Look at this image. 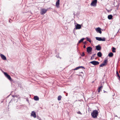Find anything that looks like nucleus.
Masks as SVG:
<instances>
[{
    "mask_svg": "<svg viewBox=\"0 0 120 120\" xmlns=\"http://www.w3.org/2000/svg\"><path fill=\"white\" fill-rule=\"evenodd\" d=\"M98 112V111L96 110H94L91 113V115L94 118H96L97 117Z\"/></svg>",
    "mask_w": 120,
    "mask_h": 120,
    "instance_id": "f257e3e1",
    "label": "nucleus"
},
{
    "mask_svg": "<svg viewBox=\"0 0 120 120\" xmlns=\"http://www.w3.org/2000/svg\"><path fill=\"white\" fill-rule=\"evenodd\" d=\"M87 52L88 54H91V51L92 50V48L90 46L88 47L87 48Z\"/></svg>",
    "mask_w": 120,
    "mask_h": 120,
    "instance_id": "f03ea898",
    "label": "nucleus"
},
{
    "mask_svg": "<svg viewBox=\"0 0 120 120\" xmlns=\"http://www.w3.org/2000/svg\"><path fill=\"white\" fill-rule=\"evenodd\" d=\"M97 0H93L91 4L90 5L91 6L95 7L97 5Z\"/></svg>",
    "mask_w": 120,
    "mask_h": 120,
    "instance_id": "7ed1b4c3",
    "label": "nucleus"
},
{
    "mask_svg": "<svg viewBox=\"0 0 120 120\" xmlns=\"http://www.w3.org/2000/svg\"><path fill=\"white\" fill-rule=\"evenodd\" d=\"M96 40L99 41H104L105 40V38H102L101 37H96Z\"/></svg>",
    "mask_w": 120,
    "mask_h": 120,
    "instance_id": "20e7f679",
    "label": "nucleus"
},
{
    "mask_svg": "<svg viewBox=\"0 0 120 120\" xmlns=\"http://www.w3.org/2000/svg\"><path fill=\"white\" fill-rule=\"evenodd\" d=\"M90 63L95 65H98L99 64V62L97 61L94 60L90 62Z\"/></svg>",
    "mask_w": 120,
    "mask_h": 120,
    "instance_id": "39448f33",
    "label": "nucleus"
},
{
    "mask_svg": "<svg viewBox=\"0 0 120 120\" xmlns=\"http://www.w3.org/2000/svg\"><path fill=\"white\" fill-rule=\"evenodd\" d=\"M6 77L9 80H11V79L10 75H9L7 73L4 72V73Z\"/></svg>",
    "mask_w": 120,
    "mask_h": 120,
    "instance_id": "423d86ee",
    "label": "nucleus"
},
{
    "mask_svg": "<svg viewBox=\"0 0 120 120\" xmlns=\"http://www.w3.org/2000/svg\"><path fill=\"white\" fill-rule=\"evenodd\" d=\"M47 11V10L43 9L41 10V15H44L45 14Z\"/></svg>",
    "mask_w": 120,
    "mask_h": 120,
    "instance_id": "0eeeda50",
    "label": "nucleus"
},
{
    "mask_svg": "<svg viewBox=\"0 0 120 120\" xmlns=\"http://www.w3.org/2000/svg\"><path fill=\"white\" fill-rule=\"evenodd\" d=\"M81 28V26L80 25L77 24L76 26V27L74 29H80Z\"/></svg>",
    "mask_w": 120,
    "mask_h": 120,
    "instance_id": "6e6552de",
    "label": "nucleus"
},
{
    "mask_svg": "<svg viewBox=\"0 0 120 120\" xmlns=\"http://www.w3.org/2000/svg\"><path fill=\"white\" fill-rule=\"evenodd\" d=\"M96 31L97 32L99 33L100 34L102 32L101 30V29L99 27H98L96 29Z\"/></svg>",
    "mask_w": 120,
    "mask_h": 120,
    "instance_id": "1a4fd4ad",
    "label": "nucleus"
},
{
    "mask_svg": "<svg viewBox=\"0 0 120 120\" xmlns=\"http://www.w3.org/2000/svg\"><path fill=\"white\" fill-rule=\"evenodd\" d=\"M31 116H32L34 118H35L36 117V115L35 112L34 111H32L31 112Z\"/></svg>",
    "mask_w": 120,
    "mask_h": 120,
    "instance_id": "9d476101",
    "label": "nucleus"
},
{
    "mask_svg": "<svg viewBox=\"0 0 120 120\" xmlns=\"http://www.w3.org/2000/svg\"><path fill=\"white\" fill-rule=\"evenodd\" d=\"M96 49L98 50H100L101 49V47L99 45H98L96 47Z\"/></svg>",
    "mask_w": 120,
    "mask_h": 120,
    "instance_id": "9b49d317",
    "label": "nucleus"
},
{
    "mask_svg": "<svg viewBox=\"0 0 120 120\" xmlns=\"http://www.w3.org/2000/svg\"><path fill=\"white\" fill-rule=\"evenodd\" d=\"M0 55L2 59L3 60H6V57L4 55L1 54Z\"/></svg>",
    "mask_w": 120,
    "mask_h": 120,
    "instance_id": "f8f14e48",
    "label": "nucleus"
},
{
    "mask_svg": "<svg viewBox=\"0 0 120 120\" xmlns=\"http://www.w3.org/2000/svg\"><path fill=\"white\" fill-rule=\"evenodd\" d=\"M60 0H57V1L56 2V7H58L59 5L60 4Z\"/></svg>",
    "mask_w": 120,
    "mask_h": 120,
    "instance_id": "ddd939ff",
    "label": "nucleus"
},
{
    "mask_svg": "<svg viewBox=\"0 0 120 120\" xmlns=\"http://www.w3.org/2000/svg\"><path fill=\"white\" fill-rule=\"evenodd\" d=\"M80 68H82L85 69V68L84 67H83L82 66H79V67H77L76 68H75L74 69V70H78Z\"/></svg>",
    "mask_w": 120,
    "mask_h": 120,
    "instance_id": "4468645a",
    "label": "nucleus"
},
{
    "mask_svg": "<svg viewBox=\"0 0 120 120\" xmlns=\"http://www.w3.org/2000/svg\"><path fill=\"white\" fill-rule=\"evenodd\" d=\"M34 99L35 101H38L39 100V98L37 96H35L34 97Z\"/></svg>",
    "mask_w": 120,
    "mask_h": 120,
    "instance_id": "2eb2a0df",
    "label": "nucleus"
},
{
    "mask_svg": "<svg viewBox=\"0 0 120 120\" xmlns=\"http://www.w3.org/2000/svg\"><path fill=\"white\" fill-rule=\"evenodd\" d=\"M97 55L98 56L101 57L102 56V54L101 52H99L97 53Z\"/></svg>",
    "mask_w": 120,
    "mask_h": 120,
    "instance_id": "dca6fc26",
    "label": "nucleus"
},
{
    "mask_svg": "<svg viewBox=\"0 0 120 120\" xmlns=\"http://www.w3.org/2000/svg\"><path fill=\"white\" fill-rule=\"evenodd\" d=\"M108 17L109 19H111L112 18V16L111 15H108Z\"/></svg>",
    "mask_w": 120,
    "mask_h": 120,
    "instance_id": "f3484780",
    "label": "nucleus"
},
{
    "mask_svg": "<svg viewBox=\"0 0 120 120\" xmlns=\"http://www.w3.org/2000/svg\"><path fill=\"white\" fill-rule=\"evenodd\" d=\"M113 55V54L112 52H110L108 54V56L110 57H112Z\"/></svg>",
    "mask_w": 120,
    "mask_h": 120,
    "instance_id": "a211bd4d",
    "label": "nucleus"
},
{
    "mask_svg": "<svg viewBox=\"0 0 120 120\" xmlns=\"http://www.w3.org/2000/svg\"><path fill=\"white\" fill-rule=\"evenodd\" d=\"M108 62L107 60V59L105 60L102 63L103 64H105V65H106L107 64V62Z\"/></svg>",
    "mask_w": 120,
    "mask_h": 120,
    "instance_id": "6ab92c4d",
    "label": "nucleus"
},
{
    "mask_svg": "<svg viewBox=\"0 0 120 120\" xmlns=\"http://www.w3.org/2000/svg\"><path fill=\"white\" fill-rule=\"evenodd\" d=\"M85 39V38H83L81 39L79 41V42H78V44L79 43H81V42L83 41L84 39Z\"/></svg>",
    "mask_w": 120,
    "mask_h": 120,
    "instance_id": "aec40b11",
    "label": "nucleus"
},
{
    "mask_svg": "<svg viewBox=\"0 0 120 120\" xmlns=\"http://www.w3.org/2000/svg\"><path fill=\"white\" fill-rule=\"evenodd\" d=\"M102 88V86H101L98 88V92H99L100 91V90H101V89Z\"/></svg>",
    "mask_w": 120,
    "mask_h": 120,
    "instance_id": "412c9836",
    "label": "nucleus"
},
{
    "mask_svg": "<svg viewBox=\"0 0 120 120\" xmlns=\"http://www.w3.org/2000/svg\"><path fill=\"white\" fill-rule=\"evenodd\" d=\"M105 64H103V63L100 65V67H103L106 66Z\"/></svg>",
    "mask_w": 120,
    "mask_h": 120,
    "instance_id": "4be33fe9",
    "label": "nucleus"
},
{
    "mask_svg": "<svg viewBox=\"0 0 120 120\" xmlns=\"http://www.w3.org/2000/svg\"><path fill=\"white\" fill-rule=\"evenodd\" d=\"M116 48L114 47H113L112 48V51L113 52H116Z\"/></svg>",
    "mask_w": 120,
    "mask_h": 120,
    "instance_id": "5701e85b",
    "label": "nucleus"
},
{
    "mask_svg": "<svg viewBox=\"0 0 120 120\" xmlns=\"http://www.w3.org/2000/svg\"><path fill=\"white\" fill-rule=\"evenodd\" d=\"M61 98L62 96L61 95H59L58 97V100L59 101H60L61 100Z\"/></svg>",
    "mask_w": 120,
    "mask_h": 120,
    "instance_id": "b1692460",
    "label": "nucleus"
},
{
    "mask_svg": "<svg viewBox=\"0 0 120 120\" xmlns=\"http://www.w3.org/2000/svg\"><path fill=\"white\" fill-rule=\"evenodd\" d=\"M96 55V54L93 55L91 57V59L92 60H93L95 56Z\"/></svg>",
    "mask_w": 120,
    "mask_h": 120,
    "instance_id": "393cba45",
    "label": "nucleus"
},
{
    "mask_svg": "<svg viewBox=\"0 0 120 120\" xmlns=\"http://www.w3.org/2000/svg\"><path fill=\"white\" fill-rule=\"evenodd\" d=\"M86 40H87L89 42L91 43V41L90 39L89 38H88V37L86 38Z\"/></svg>",
    "mask_w": 120,
    "mask_h": 120,
    "instance_id": "a878e982",
    "label": "nucleus"
},
{
    "mask_svg": "<svg viewBox=\"0 0 120 120\" xmlns=\"http://www.w3.org/2000/svg\"><path fill=\"white\" fill-rule=\"evenodd\" d=\"M116 75H117V77L119 76V73L117 71H116Z\"/></svg>",
    "mask_w": 120,
    "mask_h": 120,
    "instance_id": "bb28decb",
    "label": "nucleus"
},
{
    "mask_svg": "<svg viewBox=\"0 0 120 120\" xmlns=\"http://www.w3.org/2000/svg\"><path fill=\"white\" fill-rule=\"evenodd\" d=\"M85 55V53L84 52H83L82 53V54L81 55V56H84Z\"/></svg>",
    "mask_w": 120,
    "mask_h": 120,
    "instance_id": "cd10ccee",
    "label": "nucleus"
},
{
    "mask_svg": "<svg viewBox=\"0 0 120 120\" xmlns=\"http://www.w3.org/2000/svg\"><path fill=\"white\" fill-rule=\"evenodd\" d=\"M77 113L78 114H79L80 115H82V113L80 111H79L77 112Z\"/></svg>",
    "mask_w": 120,
    "mask_h": 120,
    "instance_id": "c85d7f7f",
    "label": "nucleus"
},
{
    "mask_svg": "<svg viewBox=\"0 0 120 120\" xmlns=\"http://www.w3.org/2000/svg\"><path fill=\"white\" fill-rule=\"evenodd\" d=\"M15 97L16 98H19V95L18 94L15 95Z\"/></svg>",
    "mask_w": 120,
    "mask_h": 120,
    "instance_id": "c756f323",
    "label": "nucleus"
},
{
    "mask_svg": "<svg viewBox=\"0 0 120 120\" xmlns=\"http://www.w3.org/2000/svg\"><path fill=\"white\" fill-rule=\"evenodd\" d=\"M56 56L58 58H60V59H61L60 58V57H59V55H56Z\"/></svg>",
    "mask_w": 120,
    "mask_h": 120,
    "instance_id": "7c9ffc66",
    "label": "nucleus"
},
{
    "mask_svg": "<svg viewBox=\"0 0 120 120\" xmlns=\"http://www.w3.org/2000/svg\"><path fill=\"white\" fill-rule=\"evenodd\" d=\"M118 78V79L120 81V76H118L117 77Z\"/></svg>",
    "mask_w": 120,
    "mask_h": 120,
    "instance_id": "2f4dec72",
    "label": "nucleus"
},
{
    "mask_svg": "<svg viewBox=\"0 0 120 120\" xmlns=\"http://www.w3.org/2000/svg\"><path fill=\"white\" fill-rule=\"evenodd\" d=\"M84 44H86L87 43V42L86 41H84L83 42Z\"/></svg>",
    "mask_w": 120,
    "mask_h": 120,
    "instance_id": "473e14b6",
    "label": "nucleus"
},
{
    "mask_svg": "<svg viewBox=\"0 0 120 120\" xmlns=\"http://www.w3.org/2000/svg\"><path fill=\"white\" fill-rule=\"evenodd\" d=\"M12 97H15V95H12Z\"/></svg>",
    "mask_w": 120,
    "mask_h": 120,
    "instance_id": "72a5a7b5",
    "label": "nucleus"
},
{
    "mask_svg": "<svg viewBox=\"0 0 120 120\" xmlns=\"http://www.w3.org/2000/svg\"><path fill=\"white\" fill-rule=\"evenodd\" d=\"M84 48H86V46L85 45H84L83 46V47Z\"/></svg>",
    "mask_w": 120,
    "mask_h": 120,
    "instance_id": "f704fd0d",
    "label": "nucleus"
},
{
    "mask_svg": "<svg viewBox=\"0 0 120 120\" xmlns=\"http://www.w3.org/2000/svg\"><path fill=\"white\" fill-rule=\"evenodd\" d=\"M68 95V93H66V96H67Z\"/></svg>",
    "mask_w": 120,
    "mask_h": 120,
    "instance_id": "c9c22d12",
    "label": "nucleus"
},
{
    "mask_svg": "<svg viewBox=\"0 0 120 120\" xmlns=\"http://www.w3.org/2000/svg\"><path fill=\"white\" fill-rule=\"evenodd\" d=\"M39 119V120H42L40 118Z\"/></svg>",
    "mask_w": 120,
    "mask_h": 120,
    "instance_id": "e433bc0d",
    "label": "nucleus"
},
{
    "mask_svg": "<svg viewBox=\"0 0 120 120\" xmlns=\"http://www.w3.org/2000/svg\"><path fill=\"white\" fill-rule=\"evenodd\" d=\"M80 73H82V74H83V72H80Z\"/></svg>",
    "mask_w": 120,
    "mask_h": 120,
    "instance_id": "4c0bfd02",
    "label": "nucleus"
},
{
    "mask_svg": "<svg viewBox=\"0 0 120 120\" xmlns=\"http://www.w3.org/2000/svg\"><path fill=\"white\" fill-rule=\"evenodd\" d=\"M104 93H105V92H106V93H107V92L105 91L104 90Z\"/></svg>",
    "mask_w": 120,
    "mask_h": 120,
    "instance_id": "58836bf2",
    "label": "nucleus"
},
{
    "mask_svg": "<svg viewBox=\"0 0 120 120\" xmlns=\"http://www.w3.org/2000/svg\"><path fill=\"white\" fill-rule=\"evenodd\" d=\"M9 22H10V21H9Z\"/></svg>",
    "mask_w": 120,
    "mask_h": 120,
    "instance_id": "ea45409f",
    "label": "nucleus"
},
{
    "mask_svg": "<svg viewBox=\"0 0 120 120\" xmlns=\"http://www.w3.org/2000/svg\"><path fill=\"white\" fill-rule=\"evenodd\" d=\"M64 92H65V91H64Z\"/></svg>",
    "mask_w": 120,
    "mask_h": 120,
    "instance_id": "a19ab883",
    "label": "nucleus"
},
{
    "mask_svg": "<svg viewBox=\"0 0 120 120\" xmlns=\"http://www.w3.org/2000/svg\"><path fill=\"white\" fill-rule=\"evenodd\" d=\"M119 72L120 73V71Z\"/></svg>",
    "mask_w": 120,
    "mask_h": 120,
    "instance_id": "79ce46f5",
    "label": "nucleus"
}]
</instances>
